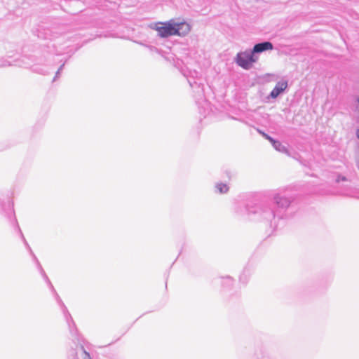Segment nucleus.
<instances>
[{
    "mask_svg": "<svg viewBox=\"0 0 359 359\" xmlns=\"http://www.w3.org/2000/svg\"><path fill=\"white\" fill-rule=\"evenodd\" d=\"M154 29L158 32L159 36L167 38L170 36L177 35L184 36L187 35L190 30V25L185 22H177L175 20H170L165 22H158L155 25Z\"/></svg>",
    "mask_w": 359,
    "mask_h": 359,
    "instance_id": "nucleus-1",
    "label": "nucleus"
},
{
    "mask_svg": "<svg viewBox=\"0 0 359 359\" xmlns=\"http://www.w3.org/2000/svg\"><path fill=\"white\" fill-rule=\"evenodd\" d=\"M259 57L252 53V50L240 52L236 55V62L245 69H249L252 64L257 62Z\"/></svg>",
    "mask_w": 359,
    "mask_h": 359,
    "instance_id": "nucleus-2",
    "label": "nucleus"
},
{
    "mask_svg": "<svg viewBox=\"0 0 359 359\" xmlns=\"http://www.w3.org/2000/svg\"><path fill=\"white\" fill-rule=\"evenodd\" d=\"M273 201L278 208L287 209L292 201V198L286 194L284 190H278L273 195Z\"/></svg>",
    "mask_w": 359,
    "mask_h": 359,
    "instance_id": "nucleus-3",
    "label": "nucleus"
},
{
    "mask_svg": "<svg viewBox=\"0 0 359 359\" xmlns=\"http://www.w3.org/2000/svg\"><path fill=\"white\" fill-rule=\"evenodd\" d=\"M249 211L250 212L257 214L261 219L266 221H271L276 216L275 212L266 204L252 208Z\"/></svg>",
    "mask_w": 359,
    "mask_h": 359,
    "instance_id": "nucleus-4",
    "label": "nucleus"
},
{
    "mask_svg": "<svg viewBox=\"0 0 359 359\" xmlns=\"http://www.w3.org/2000/svg\"><path fill=\"white\" fill-rule=\"evenodd\" d=\"M273 48V44L269 41H264L257 43L254 46L252 49V53L255 55H257L258 53H261L264 51L272 50Z\"/></svg>",
    "mask_w": 359,
    "mask_h": 359,
    "instance_id": "nucleus-5",
    "label": "nucleus"
},
{
    "mask_svg": "<svg viewBox=\"0 0 359 359\" xmlns=\"http://www.w3.org/2000/svg\"><path fill=\"white\" fill-rule=\"evenodd\" d=\"M287 87V81H282L276 83L274 88L270 93L269 97L271 98H276L280 93H282Z\"/></svg>",
    "mask_w": 359,
    "mask_h": 359,
    "instance_id": "nucleus-6",
    "label": "nucleus"
},
{
    "mask_svg": "<svg viewBox=\"0 0 359 359\" xmlns=\"http://www.w3.org/2000/svg\"><path fill=\"white\" fill-rule=\"evenodd\" d=\"M30 253H31V255L33 256L34 261L36 262L37 266H38V268H39V269L40 270V272H41V275L43 276V277L44 278L45 280H46V281L48 283V284L50 285V288H51L53 290H54V288H53V285L51 284V283H50V280L48 279V276H46V273H45V271H44V270L42 269L41 265V264H40V263L39 262V261H38V259H37L36 257L34 255V254L33 253V252H32V250H30Z\"/></svg>",
    "mask_w": 359,
    "mask_h": 359,
    "instance_id": "nucleus-7",
    "label": "nucleus"
},
{
    "mask_svg": "<svg viewBox=\"0 0 359 359\" xmlns=\"http://www.w3.org/2000/svg\"><path fill=\"white\" fill-rule=\"evenodd\" d=\"M271 143L276 150L282 153L287 152L286 147L284 146L280 142L273 140V141H272Z\"/></svg>",
    "mask_w": 359,
    "mask_h": 359,
    "instance_id": "nucleus-8",
    "label": "nucleus"
},
{
    "mask_svg": "<svg viewBox=\"0 0 359 359\" xmlns=\"http://www.w3.org/2000/svg\"><path fill=\"white\" fill-rule=\"evenodd\" d=\"M64 308H65L64 313L65 315L66 320L69 325V330L71 332H73V327L75 326L74 322L73 321V319H72V316H70V314L67 311V308L65 306H64Z\"/></svg>",
    "mask_w": 359,
    "mask_h": 359,
    "instance_id": "nucleus-9",
    "label": "nucleus"
},
{
    "mask_svg": "<svg viewBox=\"0 0 359 359\" xmlns=\"http://www.w3.org/2000/svg\"><path fill=\"white\" fill-rule=\"evenodd\" d=\"M216 191L220 194H225L229 191V187L224 183H217L215 185Z\"/></svg>",
    "mask_w": 359,
    "mask_h": 359,
    "instance_id": "nucleus-10",
    "label": "nucleus"
},
{
    "mask_svg": "<svg viewBox=\"0 0 359 359\" xmlns=\"http://www.w3.org/2000/svg\"><path fill=\"white\" fill-rule=\"evenodd\" d=\"M355 113L356 115L357 121H359V97L356 99L355 105Z\"/></svg>",
    "mask_w": 359,
    "mask_h": 359,
    "instance_id": "nucleus-11",
    "label": "nucleus"
},
{
    "mask_svg": "<svg viewBox=\"0 0 359 359\" xmlns=\"http://www.w3.org/2000/svg\"><path fill=\"white\" fill-rule=\"evenodd\" d=\"M257 131L259 134H261L265 139L268 140L270 142L273 141V139L271 137H270L269 135L265 133L264 132L260 130L259 129H257Z\"/></svg>",
    "mask_w": 359,
    "mask_h": 359,
    "instance_id": "nucleus-12",
    "label": "nucleus"
},
{
    "mask_svg": "<svg viewBox=\"0 0 359 359\" xmlns=\"http://www.w3.org/2000/svg\"><path fill=\"white\" fill-rule=\"evenodd\" d=\"M81 349H82L83 359H91L90 354L86 351V350L84 349V348L83 346H81Z\"/></svg>",
    "mask_w": 359,
    "mask_h": 359,
    "instance_id": "nucleus-13",
    "label": "nucleus"
},
{
    "mask_svg": "<svg viewBox=\"0 0 359 359\" xmlns=\"http://www.w3.org/2000/svg\"><path fill=\"white\" fill-rule=\"evenodd\" d=\"M19 231H21V229H19ZM20 233H21V236H22V239H23V241H24L25 245H26V247L27 248V249L30 251V250H32V249L30 248V247H29V244L27 243V241L25 240V237H24V236H23L22 233V232H20Z\"/></svg>",
    "mask_w": 359,
    "mask_h": 359,
    "instance_id": "nucleus-14",
    "label": "nucleus"
},
{
    "mask_svg": "<svg viewBox=\"0 0 359 359\" xmlns=\"http://www.w3.org/2000/svg\"><path fill=\"white\" fill-rule=\"evenodd\" d=\"M341 181H346V178L344 176L339 175L336 180L337 182H339Z\"/></svg>",
    "mask_w": 359,
    "mask_h": 359,
    "instance_id": "nucleus-15",
    "label": "nucleus"
},
{
    "mask_svg": "<svg viewBox=\"0 0 359 359\" xmlns=\"http://www.w3.org/2000/svg\"><path fill=\"white\" fill-rule=\"evenodd\" d=\"M198 88L199 89L198 91L199 95H203V89L200 87V86H198Z\"/></svg>",
    "mask_w": 359,
    "mask_h": 359,
    "instance_id": "nucleus-16",
    "label": "nucleus"
},
{
    "mask_svg": "<svg viewBox=\"0 0 359 359\" xmlns=\"http://www.w3.org/2000/svg\"><path fill=\"white\" fill-rule=\"evenodd\" d=\"M60 74V71L57 70V72H56L55 76L53 79V81H55L56 80V79L59 76Z\"/></svg>",
    "mask_w": 359,
    "mask_h": 359,
    "instance_id": "nucleus-17",
    "label": "nucleus"
},
{
    "mask_svg": "<svg viewBox=\"0 0 359 359\" xmlns=\"http://www.w3.org/2000/svg\"><path fill=\"white\" fill-rule=\"evenodd\" d=\"M189 85L191 87L194 88V86L196 85L197 86V83L196 81H194V83H192L191 81H189Z\"/></svg>",
    "mask_w": 359,
    "mask_h": 359,
    "instance_id": "nucleus-18",
    "label": "nucleus"
},
{
    "mask_svg": "<svg viewBox=\"0 0 359 359\" xmlns=\"http://www.w3.org/2000/svg\"><path fill=\"white\" fill-rule=\"evenodd\" d=\"M356 137L359 139V128L356 130Z\"/></svg>",
    "mask_w": 359,
    "mask_h": 359,
    "instance_id": "nucleus-19",
    "label": "nucleus"
},
{
    "mask_svg": "<svg viewBox=\"0 0 359 359\" xmlns=\"http://www.w3.org/2000/svg\"><path fill=\"white\" fill-rule=\"evenodd\" d=\"M64 65H65L64 64H63V65H62L60 67V68L58 69V71H60V72H61V71H62V68H63V67H64Z\"/></svg>",
    "mask_w": 359,
    "mask_h": 359,
    "instance_id": "nucleus-20",
    "label": "nucleus"
}]
</instances>
